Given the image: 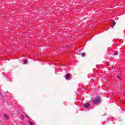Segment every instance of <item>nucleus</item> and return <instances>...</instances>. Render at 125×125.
Returning <instances> with one entry per match:
<instances>
[{
    "label": "nucleus",
    "mask_w": 125,
    "mask_h": 125,
    "mask_svg": "<svg viewBox=\"0 0 125 125\" xmlns=\"http://www.w3.org/2000/svg\"><path fill=\"white\" fill-rule=\"evenodd\" d=\"M114 55H117V54H116V53H114Z\"/></svg>",
    "instance_id": "1a4fd4ad"
},
{
    "label": "nucleus",
    "mask_w": 125,
    "mask_h": 125,
    "mask_svg": "<svg viewBox=\"0 0 125 125\" xmlns=\"http://www.w3.org/2000/svg\"><path fill=\"white\" fill-rule=\"evenodd\" d=\"M4 117L5 120H9V116L6 115V114H4Z\"/></svg>",
    "instance_id": "20e7f679"
},
{
    "label": "nucleus",
    "mask_w": 125,
    "mask_h": 125,
    "mask_svg": "<svg viewBox=\"0 0 125 125\" xmlns=\"http://www.w3.org/2000/svg\"><path fill=\"white\" fill-rule=\"evenodd\" d=\"M92 103L96 105V104H99L100 102H101V100L100 99V97H97L95 98V99L91 101Z\"/></svg>",
    "instance_id": "f257e3e1"
},
{
    "label": "nucleus",
    "mask_w": 125,
    "mask_h": 125,
    "mask_svg": "<svg viewBox=\"0 0 125 125\" xmlns=\"http://www.w3.org/2000/svg\"><path fill=\"white\" fill-rule=\"evenodd\" d=\"M28 123L30 125H34V123H33L32 121H28Z\"/></svg>",
    "instance_id": "423d86ee"
},
{
    "label": "nucleus",
    "mask_w": 125,
    "mask_h": 125,
    "mask_svg": "<svg viewBox=\"0 0 125 125\" xmlns=\"http://www.w3.org/2000/svg\"><path fill=\"white\" fill-rule=\"evenodd\" d=\"M27 63H28V61L27 60H25L23 62V64H27Z\"/></svg>",
    "instance_id": "0eeeda50"
},
{
    "label": "nucleus",
    "mask_w": 125,
    "mask_h": 125,
    "mask_svg": "<svg viewBox=\"0 0 125 125\" xmlns=\"http://www.w3.org/2000/svg\"><path fill=\"white\" fill-rule=\"evenodd\" d=\"M113 25H111V27H112V28H114V26H115V25H116V21H113Z\"/></svg>",
    "instance_id": "39448f33"
},
{
    "label": "nucleus",
    "mask_w": 125,
    "mask_h": 125,
    "mask_svg": "<svg viewBox=\"0 0 125 125\" xmlns=\"http://www.w3.org/2000/svg\"><path fill=\"white\" fill-rule=\"evenodd\" d=\"M82 56H83V57L84 56H85V53H82Z\"/></svg>",
    "instance_id": "6e6552de"
},
{
    "label": "nucleus",
    "mask_w": 125,
    "mask_h": 125,
    "mask_svg": "<svg viewBox=\"0 0 125 125\" xmlns=\"http://www.w3.org/2000/svg\"><path fill=\"white\" fill-rule=\"evenodd\" d=\"M70 77H71V74H70V73L66 74L65 77V80H70Z\"/></svg>",
    "instance_id": "7ed1b4c3"
},
{
    "label": "nucleus",
    "mask_w": 125,
    "mask_h": 125,
    "mask_svg": "<svg viewBox=\"0 0 125 125\" xmlns=\"http://www.w3.org/2000/svg\"><path fill=\"white\" fill-rule=\"evenodd\" d=\"M83 107L86 109H88V108L90 107V104L89 103H85L83 104Z\"/></svg>",
    "instance_id": "f03ea898"
}]
</instances>
